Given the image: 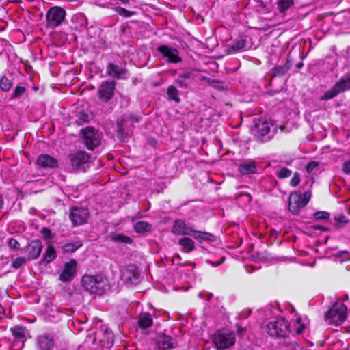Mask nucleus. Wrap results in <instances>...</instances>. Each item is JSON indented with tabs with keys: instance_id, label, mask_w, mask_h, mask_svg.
<instances>
[{
	"instance_id": "1",
	"label": "nucleus",
	"mask_w": 350,
	"mask_h": 350,
	"mask_svg": "<svg viewBox=\"0 0 350 350\" xmlns=\"http://www.w3.org/2000/svg\"><path fill=\"white\" fill-rule=\"evenodd\" d=\"M90 155L84 150L70 152L66 158V165L72 172H85V167L90 162Z\"/></svg>"
},
{
	"instance_id": "2",
	"label": "nucleus",
	"mask_w": 350,
	"mask_h": 350,
	"mask_svg": "<svg viewBox=\"0 0 350 350\" xmlns=\"http://www.w3.org/2000/svg\"><path fill=\"white\" fill-rule=\"evenodd\" d=\"M266 332L273 338H286L290 333V323L283 317L277 318L265 325Z\"/></svg>"
},
{
	"instance_id": "3",
	"label": "nucleus",
	"mask_w": 350,
	"mask_h": 350,
	"mask_svg": "<svg viewBox=\"0 0 350 350\" xmlns=\"http://www.w3.org/2000/svg\"><path fill=\"white\" fill-rule=\"evenodd\" d=\"M347 308L341 303H334L325 313V320L328 325H339L347 319Z\"/></svg>"
},
{
	"instance_id": "4",
	"label": "nucleus",
	"mask_w": 350,
	"mask_h": 350,
	"mask_svg": "<svg viewBox=\"0 0 350 350\" xmlns=\"http://www.w3.org/2000/svg\"><path fill=\"white\" fill-rule=\"evenodd\" d=\"M311 191H307L302 195L299 191L292 192L289 196L288 209L293 215H297L300 210L304 208L310 202Z\"/></svg>"
},
{
	"instance_id": "5",
	"label": "nucleus",
	"mask_w": 350,
	"mask_h": 350,
	"mask_svg": "<svg viewBox=\"0 0 350 350\" xmlns=\"http://www.w3.org/2000/svg\"><path fill=\"white\" fill-rule=\"evenodd\" d=\"M83 143L89 150H94L101 142L100 133L92 126H87L80 130Z\"/></svg>"
},
{
	"instance_id": "6",
	"label": "nucleus",
	"mask_w": 350,
	"mask_h": 350,
	"mask_svg": "<svg viewBox=\"0 0 350 350\" xmlns=\"http://www.w3.org/2000/svg\"><path fill=\"white\" fill-rule=\"evenodd\" d=\"M350 90V72L338 81L334 85L320 97L321 100H328L339 94Z\"/></svg>"
},
{
	"instance_id": "7",
	"label": "nucleus",
	"mask_w": 350,
	"mask_h": 350,
	"mask_svg": "<svg viewBox=\"0 0 350 350\" xmlns=\"http://www.w3.org/2000/svg\"><path fill=\"white\" fill-rule=\"evenodd\" d=\"M235 341L236 336L234 332L219 331L213 338V342L218 350L228 349L234 345Z\"/></svg>"
},
{
	"instance_id": "8",
	"label": "nucleus",
	"mask_w": 350,
	"mask_h": 350,
	"mask_svg": "<svg viewBox=\"0 0 350 350\" xmlns=\"http://www.w3.org/2000/svg\"><path fill=\"white\" fill-rule=\"evenodd\" d=\"M66 16V11L59 6L51 7L46 12V26L54 29L60 25Z\"/></svg>"
},
{
	"instance_id": "9",
	"label": "nucleus",
	"mask_w": 350,
	"mask_h": 350,
	"mask_svg": "<svg viewBox=\"0 0 350 350\" xmlns=\"http://www.w3.org/2000/svg\"><path fill=\"white\" fill-rule=\"evenodd\" d=\"M81 285L91 293L102 294L104 291L100 276L84 275L81 279Z\"/></svg>"
},
{
	"instance_id": "10",
	"label": "nucleus",
	"mask_w": 350,
	"mask_h": 350,
	"mask_svg": "<svg viewBox=\"0 0 350 350\" xmlns=\"http://www.w3.org/2000/svg\"><path fill=\"white\" fill-rule=\"evenodd\" d=\"M68 216L72 226L76 227L88 223L89 211L88 208L81 206H72Z\"/></svg>"
},
{
	"instance_id": "11",
	"label": "nucleus",
	"mask_w": 350,
	"mask_h": 350,
	"mask_svg": "<svg viewBox=\"0 0 350 350\" xmlns=\"http://www.w3.org/2000/svg\"><path fill=\"white\" fill-rule=\"evenodd\" d=\"M10 332L14 337L10 350H21L25 342V327L21 325H15L10 328Z\"/></svg>"
},
{
	"instance_id": "12",
	"label": "nucleus",
	"mask_w": 350,
	"mask_h": 350,
	"mask_svg": "<svg viewBox=\"0 0 350 350\" xmlns=\"http://www.w3.org/2000/svg\"><path fill=\"white\" fill-rule=\"evenodd\" d=\"M116 85V83L114 81H103L98 90V96L99 99L103 102H108L110 100L114 95Z\"/></svg>"
},
{
	"instance_id": "13",
	"label": "nucleus",
	"mask_w": 350,
	"mask_h": 350,
	"mask_svg": "<svg viewBox=\"0 0 350 350\" xmlns=\"http://www.w3.org/2000/svg\"><path fill=\"white\" fill-rule=\"evenodd\" d=\"M77 262L74 258L64 263L63 270L59 274V280L64 282H70L77 274Z\"/></svg>"
},
{
	"instance_id": "14",
	"label": "nucleus",
	"mask_w": 350,
	"mask_h": 350,
	"mask_svg": "<svg viewBox=\"0 0 350 350\" xmlns=\"http://www.w3.org/2000/svg\"><path fill=\"white\" fill-rule=\"evenodd\" d=\"M157 51L161 53L163 57L167 58L168 62L176 64L182 61L178 55V51L176 48L170 47L167 45H160L157 47Z\"/></svg>"
},
{
	"instance_id": "15",
	"label": "nucleus",
	"mask_w": 350,
	"mask_h": 350,
	"mask_svg": "<svg viewBox=\"0 0 350 350\" xmlns=\"http://www.w3.org/2000/svg\"><path fill=\"white\" fill-rule=\"evenodd\" d=\"M195 229L192 226L186 224L185 220L176 219L172 227V232L176 235H190L193 236Z\"/></svg>"
},
{
	"instance_id": "16",
	"label": "nucleus",
	"mask_w": 350,
	"mask_h": 350,
	"mask_svg": "<svg viewBox=\"0 0 350 350\" xmlns=\"http://www.w3.org/2000/svg\"><path fill=\"white\" fill-rule=\"evenodd\" d=\"M36 165L42 168H57L58 161L55 157L48 154H40L35 162Z\"/></svg>"
},
{
	"instance_id": "17",
	"label": "nucleus",
	"mask_w": 350,
	"mask_h": 350,
	"mask_svg": "<svg viewBox=\"0 0 350 350\" xmlns=\"http://www.w3.org/2000/svg\"><path fill=\"white\" fill-rule=\"evenodd\" d=\"M42 248L43 245L41 241L38 239L31 241L26 248L28 260H33L37 259L40 256Z\"/></svg>"
},
{
	"instance_id": "18",
	"label": "nucleus",
	"mask_w": 350,
	"mask_h": 350,
	"mask_svg": "<svg viewBox=\"0 0 350 350\" xmlns=\"http://www.w3.org/2000/svg\"><path fill=\"white\" fill-rule=\"evenodd\" d=\"M36 343L40 350H53L55 340L52 336L44 334L37 337Z\"/></svg>"
},
{
	"instance_id": "19",
	"label": "nucleus",
	"mask_w": 350,
	"mask_h": 350,
	"mask_svg": "<svg viewBox=\"0 0 350 350\" xmlns=\"http://www.w3.org/2000/svg\"><path fill=\"white\" fill-rule=\"evenodd\" d=\"M83 246L81 241H66L60 243L59 249L64 254H72Z\"/></svg>"
},
{
	"instance_id": "20",
	"label": "nucleus",
	"mask_w": 350,
	"mask_h": 350,
	"mask_svg": "<svg viewBox=\"0 0 350 350\" xmlns=\"http://www.w3.org/2000/svg\"><path fill=\"white\" fill-rule=\"evenodd\" d=\"M193 81V74L190 72H186L180 75L175 80V83L180 88H187Z\"/></svg>"
},
{
	"instance_id": "21",
	"label": "nucleus",
	"mask_w": 350,
	"mask_h": 350,
	"mask_svg": "<svg viewBox=\"0 0 350 350\" xmlns=\"http://www.w3.org/2000/svg\"><path fill=\"white\" fill-rule=\"evenodd\" d=\"M270 131V126L268 122L263 121H258L256 123L254 132V135L260 141H262V137L267 135Z\"/></svg>"
},
{
	"instance_id": "22",
	"label": "nucleus",
	"mask_w": 350,
	"mask_h": 350,
	"mask_svg": "<svg viewBox=\"0 0 350 350\" xmlns=\"http://www.w3.org/2000/svg\"><path fill=\"white\" fill-rule=\"evenodd\" d=\"M159 345L163 350H171L178 347V342L175 338L164 334Z\"/></svg>"
},
{
	"instance_id": "23",
	"label": "nucleus",
	"mask_w": 350,
	"mask_h": 350,
	"mask_svg": "<svg viewBox=\"0 0 350 350\" xmlns=\"http://www.w3.org/2000/svg\"><path fill=\"white\" fill-rule=\"evenodd\" d=\"M246 43V40L244 38L235 40L232 44L227 46L226 52L229 55L238 53L245 48Z\"/></svg>"
},
{
	"instance_id": "24",
	"label": "nucleus",
	"mask_w": 350,
	"mask_h": 350,
	"mask_svg": "<svg viewBox=\"0 0 350 350\" xmlns=\"http://www.w3.org/2000/svg\"><path fill=\"white\" fill-rule=\"evenodd\" d=\"M106 70L107 75L117 79H120L121 77L126 72V69L119 67L118 65L113 63H109L107 65Z\"/></svg>"
},
{
	"instance_id": "25",
	"label": "nucleus",
	"mask_w": 350,
	"mask_h": 350,
	"mask_svg": "<svg viewBox=\"0 0 350 350\" xmlns=\"http://www.w3.org/2000/svg\"><path fill=\"white\" fill-rule=\"evenodd\" d=\"M291 63L288 59L284 65L275 66L271 69V79L276 77H283L291 68Z\"/></svg>"
},
{
	"instance_id": "26",
	"label": "nucleus",
	"mask_w": 350,
	"mask_h": 350,
	"mask_svg": "<svg viewBox=\"0 0 350 350\" xmlns=\"http://www.w3.org/2000/svg\"><path fill=\"white\" fill-rule=\"evenodd\" d=\"M153 319L149 312H142L138 317L137 324L142 329H147L152 325Z\"/></svg>"
},
{
	"instance_id": "27",
	"label": "nucleus",
	"mask_w": 350,
	"mask_h": 350,
	"mask_svg": "<svg viewBox=\"0 0 350 350\" xmlns=\"http://www.w3.org/2000/svg\"><path fill=\"white\" fill-rule=\"evenodd\" d=\"M75 118V123L77 126H82L88 123L93 118V116L92 113L81 110L76 113Z\"/></svg>"
},
{
	"instance_id": "28",
	"label": "nucleus",
	"mask_w": 350,
	"mask_h": 350,
	"mask_svg": "<svg viewBox=\"0 0 350 350\" xmlns=\"http://www.w3.org/2000/svg\"><path fill=\"white\" fill-rule=\"evenodd\" d=\"M239 172L242 175L254 174L257 173V167L255 161H249L239 165Z\"/></svg>"
},
{
	"instance_id": "29",
	"label": "nucleus",
	"mask_w": 350,
	"mask_h": 350,
	"mask_svg": "<svg viewBox=\"0 0 350 350\" xmlns=\"http://www.w3.org/2000/svg\"><path fill=\"white\" fill-rule=\"evenodd\" d=\"M103 336L100 338V344L103 348L110 349L113 347L114 342V336L111 332L105 331L102 334Z\"/></svg>"
},
{
	"instance_id": "30",
	"label": "nucleus",
	"mask_w": 350,
	"mask_h": 350,
	"mask_svg": "<svg viewBox=\"0 0 350 350\" xmlns=\"http://www.w3.org/2000/svg\"><path fill=\"white\" fill-rule=\"evenodd\" d=\"M56 257L57 253L55 249L51 243H49L46 247L41 260L48 264L54 260Z\"/></svg>"
},
{
	"instance_id": "31",
	"label": "nucleus",
	"mask_w": 350,
	"mask_h": 350,
	"mask_svg": "<svg viewBox=\"0 0 350 350\" xmlns=\"http://www.w3.org/2000/svg\"><path fill=\"white\" fill-rule=\"evenodd\" d=\"M178 243L182 247V250L185 253H189L195 249L194 241L189 237L180 239Z\"/></svg>"
},
{
	"instance_id": "32",
	"label": "nucleus",
	"mask_w": 350,
	"mask_h": 350,
	"mask_svg": "<svg viewBox=\"0 0 350 350\" xmlns=\"http://www.w3.org/2000/svg\"><path fill=\"white\" fill-rule=\"evenodd\" d=\"M133 229L135 232L139 234H143L148 232H151L152 229V226L151 224L144 221H138L133 225Z\"/></svg>"
},
{
	"instance_id": "33",
	"label": "nucleus",
	"mask_w": 350,
	"mask_h": 350,
	"mask_svg": "<svg viewBox=\"0 0 350 350\" xmlns=\"http://www.w3.org/2000/svg\"><path fill=\"white\" fill-rule=\"evenodd\" d=\"M193 237L200 243H202L203 241L213 242L215 240V237L207 232L198 231L195 230Z\"/></svg>"
},
{
	"instance_id": "34",
	"label": "nucleus",
	"mask_w": 350,
	"mask_h": 350,
	"mask_svg": "<svg viewBox=\"0 0 350 350\" xmlns=\"http://www.w3.org/2000/svg\"><path fill=\"white\" fill-rule=\"evenodd\" d=\"M127 120L125 118H121L116 121V133L118 137L125 138L127 137V133L125 131V126Z\"/></svg>"
},
{
	"instance_id": "35",
	"label": "nucleus",
	"mask_w": 350,
	"mask_h": 350,
	"mask_svg": "<svg viewBox=\"0 0 350 350\" xmlns=\"http://www.w3.org/2000/svg\"><path fill=\"white\" fill-rule=\"evenodd\" d=\"M294 5V0H278L277 6L280 13H285L287 10Z\"/></svg>"
},
{
	"instance_id": "36",
	"label": "nucleus",
	"mask_w": 350,
	"mask_h": 350,
	"mask_svg": "<svg viewBox=\"0 0 350 350\" xmlns=\"http://www.w3.org/2000/svg\"><path fill=\"white\" fill-rule=\"evenodd\" d=\"M334 220L335 221L334 226L336 229H340L349 222V219L344 214L335 215Z\"/></svg>"
},
{
	"instance_id": "37",
	"label": "nucleus",
	"mask_w": 350,
	"mask_h": 350,
	"mask_svg": "<svg viewBox=\"0 0 350 350\" xmlns=\"http://www.w3.org/2000/svg\"><path fill=\"white\" fill-rule=\"evenodd\" d=\"M166 92L170 100H174L176 103H179L180 101V98L178 96V91L176 87L170 85L167 88Z\"/></svg>"
},
{
	"instance_id": "38",
	"label": "nucleus",
	"mask_w": 350,
	"mask_h": 350,
	"mask_svg": "<svg viewBox=\"0 0 350 350\" xmlns=\"http://www.w3.org/2000/svg\"><path fill=\"white\" fill-rule=\"evenodd\" d=\"M111 239L113 242L125 244H131L133 241L130 237L122 234H113L111 237Z\"/></svg>"
},
{
	"instance_id": "39",
	"label": "nucleus",
	"mask_w": 350,
	"mask_h": 350,
	"mask_svg": "<svg viewBox=\"0 0 350 350\" xmlns=\"http://www.w3.org/2000/svg\"><path fill=\"white\" fill-rule=\"evenodd\" d=\"M206 81L211 87L215 90L219 91L227 90V85L222 81L211 79L209 78L206 79Z\"/></svg>"
},
{
	"instance_id": "40",
	"label": "nucleus",
	"mask_w": 350,
	"mask_h": 350,
	"mask_svg": "<svg viewBox=\"0 0 350 350\" xmlns=\"http://www.w3.org/2000/svg\"><path fill=\"white\" fill-rule=\"evenodd\" d=\"M12 86V82L6 76L0 79V89L3 92H8Z\"/></svg>"
},
{
	"instance_id": "41",
	"label": "nucleus",
	"mask_w": 350,
	"mask_h": 350,
	"mask_svg": "<svg viewBox=\"0 0 350 350\" xmlns=\"http://www.w3.org/2000/svg\"><path fill=\"white\" fill-rule=\"evenodd\" d=\"M26 92V88L23 86L17 85L11 96V99H16L20 98Z\"/></svg>"
},
{
	"instance_id": "42",
	"label": "nucleus",
	"mask_w": 350,
	"mask_h": 350,
	"mask_svg": "<svg viewBox=\"0 0 350 350\" xmlns=\"http://www.w3.org/2000/svg\"><path fill=\"white\" fill-rule=\"evenodd\" d=\"M291 174L292 172L290 169L284 167L277 172L276 176L279 179H284L288 178Z\"/></svg>"
},
{
	"instance_id": "43",
	"label": "nucleus",
	"mask_w": 350,
	"mask_h": 350,
	"mask_svg": "<svg viewBox=\"0 0 350 350\" xmlns=\"http://www.w3.org/2000/svg\"><path fill=\"white\" fill-rule=\"evenodd\" d=\"M330 217L329 213L327 211H317L313 215L315 220H327Z\"/></svg>"
},
{
	"instance_id": "44",
	"label": "nucleus",
	"mask_w": 350,
	"mask_h": 350,
	"mask_svg": "<svg viewBox=\"0 0 350 350\" xmlns=\"http://www.w3.org/2000/svg\"><path fill=\"white\" fill-rule=\"evenodd\" d=\"M301 321L302 319L301 317L296 319L295 323L297 327H295V332L297 335L302 334L304 330L306 329L305 324L301 323Z\"/></svg>"
},
{
	"instance_id": "45",
	"label": "nucleus",
	"mask_w": 350,
	"mask_h": 350,
	"mask_svg": "<svg viewBox=\"0 0 350 350\" xmlns=\"http://www.w3.org/2000/svg\"><path fill=\"white\" fill-rule=\"evenodd\" d=\"M26 260L24 257H17L12 264V267L14 269H19L23 266H25Z\"/></svg>"
},
{
	"instance_id": "46",
	"label": "nucleus",
	"mask_w": 350,
	"mask_h": 350,
	"mask_svg": "<svg viewBox=\"0 0 350 350\" xmlns=\"http://www.w3.org/2000/svg\"><path fill=\"white\" fill-rule=\"evenodd\" d=\"M116 12L118 14L126 18L131 16L134 14L133 12L127 10L126 9L122 7H118L116 8Z\"/></svg>"
},
{
	"instance_id": "47",
	"label": "nucleus",
	"mask_w": 350,
	"mask_h": 350,
	"mask_svg": "<svg viewBox=\"0 0 350 350\" xmlns=\"http://www.w3.org/2000/svg\"><path fill=\"white\" fill-rule=\"evenodd\" d=\"M300 181H301V179L299 177V172H295L293 174V176L290 181V185L292 187H295L299 184Z\"/></svg>"
},
{
	"instance_id": "48",
	"label": "nucleus",
	"mask_w": 350,
	"mask_h": 350,
	"mask_svg": "<svg viewBox=\"0 0 350 350\" xmlns=\"http://www.w3.org/2000/svg\"><path fill=\"white\" fill-rule=\"evenodd\" d=\"M41 233L42 234L43 237L46 240L51 239L54 237L51 232V230L46 227L43 228L41 230Z\"/></svg>"
},
{
	"instance_id": "49",
	"label": "nucleus",
	"mask_w": 350,
	"mask_h": 350,
	"mask_svg": "<svg viewBox=\"0 0 350 350\" xmlns=\"http://www.w3.org/2000/svg\"><path fill=\"white\" fill-rule=\"evenodd\" d=\"M8 245L11 250H18L20 247L19 242L14 238H10L8 239Z\"/></svg>"
},
{
	"instance_id": "50",
	"label": "nucleus",
	"mask_w": 350,
	"mask_h": 350,
	"mask_svg": "<svg viewBox=\"0 0 350 350\" xmlns=\"http://www.w3.org/2000/svg\"><path fill=\"white\" fill-rule=\"evenodd\" d=\"M319 165V163L317 161H310L306 166V170L308 173H311Z\"/></svg>"
},
{
	"instance_id": "51",
	"label": "nucleus",
	"mask_w": 350,
	"mask_h": 350,
	"mask_svg": "<svg viewBox=\"0 0 350 350\" xmlns=\"http://www.w3.org/2000/svg\"><path fill=\"white\" fill-rule=\"evenodd\" d=\"M342 170L345 174H350V161H346L343 163Z\"/></svg>"
},
{
	"instance_id": "52",
	"label": "nucleus",
	"mask_w": 350,
	"mask_h": 350,
	"mask_svg": "<svg viewBox=\"0 0 350 350\" xmlns=\"http://www.w3.org/2000/svg\"><path fill=\"white\" fill-rule=\"evenodd\" d=\"M129 119L132 122L137 123L140 121V118L134 115H131Z\"/></svg>"
},
{
	"instance_id": "53",
	"label": "nucleus",
	"mask_w": 350,
	"mask_h": 350,
	"mask_svg": "<svg viewBox=\"0 0 350 350\" xmlns=\"http://www.w3.org/2000/svg\"><path fill=\"white\" fill-rule=\"evenodd\" d=\"M289 350H301V348L296 342H295L289 346Z\"/></svg>"
},
{
	"instance_id": "54",
	"label": "nucleus",
	"mask_w": 350,
	"mask_h": 350,
	"mask_svg": "<svg viewBox=\"0 0 350 350\" xmlns=\"http://www.w3.org/2000/svg\"><path fill=\"white\" fill-rule=\"evenodd\" d=\"M312 229L314 230H322V231H326L327 230V228L323 227V226H319V225H314L312 226Z\"/></svg>"
},
{
	"instance_id": "55",
	"label": "nucleus",
	"mask_w": 350,
	"mask_h": 350,
	"mask_svg": "<svg viewBox=\"0 0 350 350\" xmlns=\"http://www.w3.org/2000/svg\"><path fill=\"white\" fill-rule=\"evenodd\" d=\"M180 266H182V267L191 266L193 268H195L196 264H195V262H193L192 261H188V262H186L185 264H180Z\"/></svg>"
},
{
	"instance_id": "56",
	"label": "nucleus",
	"mask_w": 350,
	"mask_h": 350,
	"mask_svg": "<svg viewBox=\"0 0 350 350\" xmlns=\"http://www.w3.org/2000/svg\"><path fill=\"white\" fill-rule=\"evenodd\" d=\"M208 263L211 264L213 267H217L219 265H221V262H219V261H217V262H213V261H211V260H208L207 261Z\"/></svg>"
},
{
	"instance_id": "57",
	"label": "nucleus",
	"mask_w": 350,
	"mask_h": 350,
	"mask_svg": "<svg viewBox=\"0 0 350 350\" xmlns=\"http://www.w3.org/2000/svg\"><path fill=\"white\" fill-rule=\"evenodd\" d=\"M4 315V309L3 308V306H1V304H0V319H1L3 318Z\"/></svg>"
},
{
	"instance_id": "58",
	"label": "nucleus",
	"mask_w": 350,
	"mask_h": 350,
	"mask_svg": "<svg viewBox=\"0 0 350 350\" xmlns=\"http://www.w3.org/2000/svg\"><path fill=\"white\" fill-rule=\"evenodd\" d=\"M4 205V201L3 198L1 195H0V209H1L3 207Z\"/></svg>"
},
{
	"instance_id": "59",
	"label": "nucleus",
	"mask_w": 350,
	"mask_h": 350,
	"mask_svg": "<svg viewBox=\"0 0 350 350\" xmlns=\"http://www.w3.org/2000/svg\"><path fill=\"white\" fill-rule=\"evenodd\" d=\"M219 262H221V265L223 264L226 261V257L222 256L219 260H218Z\"/></svg>"
},
{
	"instance_id": "60",
	"label": "nucleus",
	"mask_w": 350,
	"mask_h": 350,
	"mask_svg": "<svg viewBox=\"0 0 350 350\" xmlns=\"http://www.w3.org/2000/svg\"><path fill=\"white\" fill-rule=\"evenodd\" d=\"M303 65H304V64H303V63H302V62H299L298 64H297L296 67H297V68H301L303 66Z\"/></svg>"
},
{
	"instance_id": "61",
	"label": "nucleus",
	"mask_w": 350,
	"mask_h": 350,
	"mask_svg": "<svg viewBox=\"0 0 350 350\" xmlns=\"http://www.w3.org/2000/svg\"><path fill=\"white\" fill-rule=\"evenodd\" d=\"M237 331L238 333L242 332L243 331V328L241 327V326L237 325Z\"/></svg>"
},
{
	"instance_id": "62",
	"label": "nucleus",
	"mask_w": 350,
	"mask_h": 350,
	"mask_svg": "<svg viewBox=\"0 0 350 350\" xmlns=\"http://www.w3.org/2000/svg\"><path fill=\"white\" fill-rule=\"evenodd\" d=\"M174 258H178V259L181 260V256H180V254H175V255H174Z\"/></svg>"
},
{
	"instance_id": "63",
	"label": "nucleus",
	"mask_w": 350,
	"mask_h": 350,
	"mask_svg": "<svg viewBox=\"0 0 350 350\" xmlns=\"http://www.w3.org/2000/svg\"><path fill=\"white\" fill-rule=\"evenodd\" d=\"M180 264H185V262L182 263V262H180L178 263V265H180Z\"/></svg>"
},
{
	"instance_id": "64",
	"label": "nucleus",
	"mask_w": 350,
	"mask_h": 350,
	"mask_svg": "<svg viewBox=\"0 0 350 350\" xmlns=\"http://www.w3.org/2000/svg\"><path fill=\"white\" fill-rule=\"evenodd\" d=\"M61 350H67V349H61Z\"/></svg>"
}]
</instances>
